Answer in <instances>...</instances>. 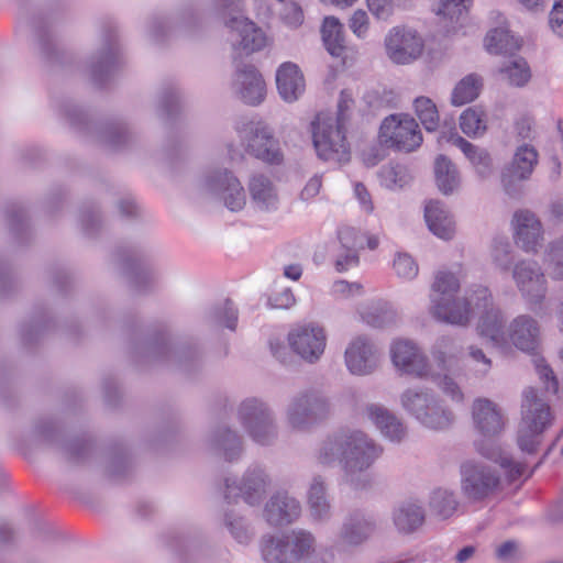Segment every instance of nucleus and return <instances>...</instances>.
<instances>
[{
  "instance_id": "obj_55",
  "label": "nucleus",
  "mask_w": 563,
  "mask_h": 563,
  "mask_svg": "<svg viewBox=\"0 0 563 563\" xmlns=\"http://www.w3.org/2000/svg\"><path fill=\"white\" fill-rule=\"evenodd\" d=\"M354 195L364 212H373L374 205L372 201V196L362 183H356L354 185Z\"/></svg>"
},
{
  "instance_id": "obj_56",
  "label": "nucleus",
  "mask_w": 563,
  "mask_h": 563,
  "mask_svg": "<svg viewBox=\"0 0 563 563\" xmlns=\"http://www.w3.org/2000/svg\"><path fill=\"white\" fill-rule=\"evenodd\" d=\"M352 104H353V98H352L351 92H349L347 90H342L340 100L338 103V114L335 118H333V120L340 121L344 125H346V121H347L346 113L351 109Z\"/></svg>"
},
{
  "instance_id": "obj_12",
  "label": "nucleus",
  "mask_w": 563,
  "mask_h": 563,
  "mask_svg": "<svg viewBox=\"0 0 563 563\" xmlns=\"http://www.w3.org/2000/svg\"><path fill=\"white\" fill-rule=\"evenodd\" d=\"M240 417L255 442L265 444L274 435L269 415L263 404L256 399L245 400L241 405Z\"/></svg>"
},
{
  "instance_id": "obj_20",
  "label": "nucleus",
  "mask_w": 563,
  "mask_h": 563,
  "mask_svg": "<svg viewBox=\"0 0 563 563\" xmlns=\"http://www.w3.org/2000/svg\"><path fill=\"white\" fill-rule=\"evenodd\" d=\"M300 515V505L286 494H277L265 508V517L272 526H284L292 522Z\"/></svg>"
},
{
  "instance_id": "obj_11",
  "label": "nucleus",
  "mask_w": 563,
  "mask_h": 563,
  "mask_svg": "<svg viewBox=\"0 0 563 563\" xmlns=\"http://www.w3.org/2000/svg\"><path fill=\"white\" fill-rule=\"evenodd\" d=\"M288 341L291 349L309 362L317 361L327 345L324 330L314 324L297 327L289 333Z\"/></svg>"
},
{
  "instance_id": "obj_54",
  "label": "nucleus",
  "mask_w": 563,
  "mask_h": 563,
  "mask_svg": "<svg viewBox=\"0 0 563 563\" xmlns=\"http://www.w3.org/2000/svg\"><path fill=\"white\" fill-rule=\"evenodd\" d=\"M468 356L473 361L474 365L476 366L477 372H479L482 374H486L492 368L490 358H488L481 349L471 346Z\"/></svg>"
},
{
  "instance_id": "obj_42",
  "label": "nucleus",
  "mask_w": 563,
  "mask_h": 563,
  "mask_svg": "<svg viewBox=\"0 0 563 563\" xmlns=\"http://www.w3.org/2000/svg\"><path fill=\"white\" fill-rule=\"evenodd\" d=\"M262 555L266 563H291L283 538L265 540Z\"/></svg>"
},
{
  "instance_id": "obj_26",
  "label": "nucleus",
  "mask_w": 563,
  "mask_h": 563,
  "mask_svg": "<svg viewBox=\"0 0 563 563\" xmlns=\"http://www.w3.org/2000/svg\"><path fill=\"white\" fill-rule=\"evenodd\" d=\"M439 142L452 143L459 147L479 174L484 175L489 170L492 161L487 152L463 139L456 131H452L450 134L442 133Z\"/></svg>"
},
{
  "instance_id": "obj_19",
  "label": "nucleus",
  "mask_w": 563,
  "mask_h": 563,
  "mask_svg": "<svg viewBox=\"0 0 563 563\" xmlns=\"http://www.w3.org/2000/svg\"><path fill=\"white\" fill-rule=\"evenodd\" d=\"M538 163V153L529 145L520 146L515 153L511 166L503 174L501 181L506 189L512 180H523L530 177Z\"/></svg>"
},
{
  "instance_id": "obj_2",
  "label": "nucleus",
  "mask_w": 563,
  "mask_h": 563,
  "mask_svg": "<svg viewBox=\"0 0 563 563\" xmlns=\"http://www.w3.org/2000/svg\"><path fill=\"white\" fill-rule=\"evenodd\" d=\"M472 418L475 429L482 437L475 442L476 451L498 463L508 483H514L526 475L527 466L505 456L495 441L505 428L504 416L498 406L487 398H478L473 404Z\"/></svg>"
},
{
  "instance_id": "obj_1",
  "label": "nucleus",
  "mask_w": 563,
  "mask_h": 563,
  "mask_svg": "<svg viewBox=\"0 0 563 563\" xmlns=\"http://www.w3.org/2000/svg\"><path fill=\"white\" fill-rule=\"evenodd\" d=\"M460 289L459 279L449 272H438L431 289L432 314L440 321L464 325L472 313H479L477 332L496 346H503L508 341L518 350L536 354L540 346V327L529 316L515 318L507 332L504 330L503 317L493 307L492 295L486 287L472 290L463 300H456Z\"/></svg>"
},
{
  "instance_id": "obj_9",
  "label": "nucleus",
  "mask_w": 563,
  "mask_h": 563,
  "mask_svg": "<svg viewBox=\"0 0 563 563\" xmlns=\"http://www.w3.org/2000/svg\"><path fill=\"white\" fill-rule=\"evenodd\" d=\"M423 41L415 32L405 27H393L385 38L387 56L396 64H408L423 52Z\"/></svg>"
},
{
  "instance_id": "obj_17",
  "label": "nucleus",
  "mask_w": 563,
  "mask_h": 563,
  "mask_svg": "<svg viewBox=\"0 0 563 563\" xmlns=\"http://www.w3.org/2000/svg\"><path fill=\"white\" fill-rule=\"evenodd\" d=\"M325 412L327 405L322 399L313 394L302 395L291 404L288 418L294 428L300 429Z\"/></svg>"
},
{
  "instance_id": "obj_52",
  "label": "nucleus",
  "mask_w": 563,
  "mask_h": 563,
  "mask_svg": "<svg viewBox=\"0 0 563 563\" xmlns=\"http://www.w3.org/2000/svg\"><path fill=\"white\" fill-rule=\"evenodd\" d=\"M368 10L377 19L386 20L393 13V1L391 0H366Z\"/></svg>"
},
{
  "instance_id": "obj_36",
  "label": "nucleus",
  "mask_w": 563,
  "mask_h": 563,
  "mask_svg": "<svg viewBox=\"0 0 563 563\" xmlns=\"http://www.w3.org/2000/svg\"><path fill=\"white\" fill-rule=\"evenodd\" d=\"M486 114L482 109L470 107L460 115V128L470 137L483 135L487 129Z\"/></svg>"
},
{
  "instance_id": "obj_44",
  "label": "nucleus",
  "mask_w": 563,
  "mask_h": 563,
  "mask_svg": "<svg viewBox=\"0 0 563 563\" xmlns=\"http://www.w3.org/2000/svg\"><path fill=\"white\" fill-rule=\"evenodd\" d=\"M431 505L435 509L438 516L445 519L456 510L457 503L453 498L452 494L446 490L439 489L434 492Z\"/></svg>"
},
{
  "instance_id": "obj_28",
  "label": "nucleus",
  "mask_w": 563,
  "mask_h": 563,
  "mask_svg": "<svg viewBox=\"0 0 563 563\" xmlns=\"http://www.w3.org/2000/svg\"><path fill=\"white\" fill-rule=\"evenodd\" d=\"M249 191L255 206L264 211L277 208L278 196L272 181L263 176L255 175L250 179Z\"/></svg>"
},
{
  "instance_id": "obj_46",
  "label": "nucleus",
  "mask_w": 563,
  "mask_h": 563,
  "mask_svg": "<svg viewBox=\"0 0 563 563\" xmlns=\"http://www.w3.org/2000/svg\"><path fill=\"white\" fill-rule=\"evenodd\" d=\"M534 366L540 379L545 385L547 390L556 394L559 390V382L552 368L545 363V361L542 357H537L534 360Z\"/></svg>"
},
{
  "instance_id": "obj_45",
  "label": "nucleus",
  "mask_w": 563,
  "mask_h": 563,
  "mask_svg": "<svg viewBox=\"0 0 563 563\" xmlns=\"http://www.w3.org/2000/svg\"><path fill=\"white\" fill-rule=\"evenodd\" d=\"M334 268L338 273H345L360 265V253L351 250H342L339 246L333 260Z\"/></svg>"
},
{
  "instance_id": "obj_25",
  "label": "nucleus",
  "mask_w": 563,
  "mask_h": 563,
  "mask_svg": "<svg viewBox=\"0 0 563 563\" xmlns=\"http://www.w3.org/2000/svg\"><path fill=\"white\" fill-rule=\"evenodd\" d=\"M265 479L262 472H253L247 474L241 486H233L229 479L225 482L227 494L225 498L242 496L249 505L258 503L265 492Z\"/></svg>"
},
{
  "instance_id": "obj_4",
  "label": "nucleus",
  "mask_w": 563,
  "mask_h": 563,
  "mask_svg": "<svg viewBox=\"0 0 563 563\" xmlns=\"http://www.w3.org/2000/svg\"><path fill=\"white\" fill-rule=\"evenodd\" d=\"M554 416L548 401L537 389L529 387L523 391L521 419L517 442L521 451L534 453L541 444L543 433L552 426Z\"/></svg>"
},
{
  "instance_id": "obj_48",
  "label": "nucleus",
  "mask_w": 563,
  "mask_h": 563,
  "mask_svg": "<svg viewBox=\"0 0 563 563\" xmlns=\"http://www.w3.org/2000/svg\"><path fill=\"white\" fill-rule=\"evenodd\" d=\"M283 21L291 27H297L303 22V12L295 2H288L284 5L280 13Z\"/></svg>"
},
{
  "instance_id": "obj_7",
  "label": "nucleus",
  "mask_w": 563,
  "mask_h": 563,
  "mask_svg": "<svg viewBox=\"0 0 563 563\" xmlns=\"http://www.w3.org/2000/svg\"><path fill=\"white\" fill-rule=\"evenodd\" d=\"M401 402L408 411L430 429H444L452 422L451 413L442 410L427 393L408 389L402 394Z\"/></svg>"
},
{
  "instance_id": "obj_35",
  "label": "nucleus",
  "mask_w": 563,
  "mask_h": 563,
  "mask_svg": "<svg viewBox=\"0 0 563 563\" xmlns=\"http://www.w3.org/2000/svg\"><path fill=\"white\" fill-rule=\"evenodd\" d=\"M372 532L373 525L355 515L344 523L342 540L344 544L357 545L366 540Z\"/></svg>"
},
{
  "instance_id": "obj_62",
  "label": "nucleus",
  "mask_w": 563,
  "mask_h": 563,
  "mask_svg": "<svg viewBox=\"0 0 563 563\" xmlns=\"http://www.w3.org/2000/svg\"><path fill=\"white\" fill-rule=\"evenodd\" d=\"M231 533L239 542H245L247 540V532L243 529L242 525L236 523V526L233 522L228 523Z\"/></svg>"
},
{
  "instance_id": "obj_22",
  "label": "nucleus",
  "mask_w": 563,
  "mask_h": 563,
  "mask_svg": "<svg viewBox=\"0 0 563 563\" xmlns=\"http://www.w3.org/2000/svg\"><path fill=\"white\" fill-rule=\"evenodd\" d=\"M214 187L221 194L224 205L231 211H240L246 203L244 188L240 180L229 172L214 179Z\"/></svg>"
},
{
  "instance_id": "obj_15",
  "label": "nucleus",
  "mask_w": 563,
  "mask_h": 563,
  "mask_svg": "<svg viewBox=\"0 0 563 563\" xmlns=\"http://www.w3.org/2000/svg\"><path fill=\"white\" fill-rule=\"evenodd\" d=\"M227 26L240 36L238 49L251 54L264 48L267 44L265 33L253 21L243 16H232Z\"/></svg>"
},
{
  "instance_id": "obj_37",
  "label": "nucleus",
  "mask_w": 563,
  "mask_h": 563,
  "mask_svg": "<svg viewBox=\"0 0 563 563\" xmlns=\"http://www.w3.org/2000/svg\"><path fill=\"white\" fill-rule=\"evenodd\" d=\"M435 180L443 194H450L459 184L454 165L445 156L440 155L434 164Z\"/></svg>"
},
{
  "instance_id": "obj_32",
  "label": "nucleus",
  "mask_w": 563,
  "mask_h": 563,
  "mask_svg": "<svg viewBox=\"0 0 563 563\" xmlns=\"http://www.w3.org/2000/svg\"><path fill=\"white\" fill-rule=\"evenodd\" d=\"M283 539L291 563L309 558L314 552V538L310 532L292 531Z\"/></svg>"
},
{
  "instance_id": "obj_5",
  "label": "nucleus",
  "mask_w": 563,
  "mask_h": 563,
  "mask_svg": "<svg viewBox=\"0 0 563 563\" xmlns=\"http://www.w3.org/2000/svg\"><path fill=\"white\" fill-rule=\"evenodd\" d=\"M312 141L317 155L325 162L344 163L350 159L346 126L333 117L319 113L312 122Z\"/></svg>"
},
{
  "instance_id": "obj_59",
  "label": "nucleus",
  "mask_w": 563,
  "mask_h": 563,
  "mask_svg": "<svg viewBox=\"0 0 563 563\" xmlns=\"http://www.w3.org/2000/svg\"><path fill=\"white\" fill-rule=\"evenodd\" d=\"M225 313H227V321L225 327L230 330H235L236 322H238V314L236 311L233 308V305L230 300H227L225 302Z\"/></svg>"
},
{
  "instance_id": "obj_50",
  "label": "nucleus",
  "mask_w": 563,
  "mask_h": 563,
  "mask_svg": "<svg viewBox=\"0 0 563 563\" xmlns=\"http://www.w3.org/2000/svg\"><path fill=\"white\" fill-rule=\"evenodd\" d=\"M369 21L365 11L356 10L351 19L349 26L351 31L357 36L363 37L368 30Z\"/></svg>"
},
{
  "instance_id": "obj_27",
  "label": "nucleus",
  "mask_w": 563,
  "mask_h": 563,
  "mask_svg": "<svg viewBox=\"0 0 563 563\" xmlns=\"http://www.w3.org/2000/svg\"><path fill=\"white\" fill-rule=\"evenodd\" d=\"M424 218L430 231L437 236L449 240L454 234V223L439 201H429L424 208Z\"/></svg>"
},
{
  "instance_id": "obj_39",
  "label": "nucleus",
  "mask_w": 563,
  "mask_h": 563,
  "mask_svg": "<svg viewBox=\"0 0 563 563\" xmlns=\"http://www.w3.org/2000/svg\"><path fill=\"white\" fill-rule=\"evenodd\" d=\"M413 109L427 131H435L438 129L440 115L435 103L430 98H416Z\"/></svg>"
},
{
  "instance_id": "obj_57",
  "label": "nucleus",
  "mask_w": 563,
  "mask_h": 563,
  "mask_svg": "<svg viewBox=\"0 0 563 563\" xmlns=\"http://www.w3.org/2000/svg\"><path fill=\"white\" fill-rule=\"evenodd\" d=\"M321 186H322L321 178L319 176H313L312 178H310L308 180V183L303 187V189L301 191V198L305 200H309V199L316 197L319 194Z\"/></svg>"
},
{
  "instance_id": "obj_23",
  "label": "nucleus",
  "mask_w": 563,
  "mask_h": 563,
  "mask_svg": "<svg viewBox=\"0 0 563 563\" xmlns=\"http://www.w3.org/2000/svg\"><path fill=\"white\" fill-rule=\"evenodd\" d=\"M239 80L241 81V98L247 104L256 106L261 103L266 93V84L254 66H246L239 70Z\"/></svg>"
},
{
  "instance_id": "obj_51",
  "label": "nucleus",
  "mask_w": 563,
  "mask_h": 563,
  "mask_svg": "<svg viewBox=\"0 0 563 563\" xmlns=\"http://www.w3.org/2000/svg\"><path fill=\"white\" fill-rule=\"evenodd\" d=\"M268 301L273 308L288 309L295 303L296 299L291 289L286 288L282 291L272 294Z\"/></svg>"
},
{
  "instance_id": "obj_63",
  "label": "nucleus",
  "mask_w": 563,
  "mask_h": 563,
  "mask_svg": "<svg viewBox=\"0 0 563 563\" xmlns=\"http://www.w3.org/2000/svg\"><path fill=\"white\" fill-rule=\"evenodd\" d=\"M517 130L518 134L522 136L523 139L529 136V133L531 131V124L529 119H523L521 122L517 123Z\"/></svg>"
},
{
  "instance_id": "obj_38",
  "label": "nucleus",
  "mask_w": 563,
  "mask_h": 563,
  "mask_svg": "<svg viewBox=\"0 0 563 563\" xmlns=\"http://www.w3.org/2000/svg\"><path fill=\"white\" fill-rule=\"evenodd\" d=\"M394 520L399 531L409 533L423 523L424 515L419 506L408 504L398 509Z\"/></svg>"
},
{
  "instance_id": "obj_30",
  "label": "nucleus",
  "mask_w": 563,
  "mask_h": 563,
  "mask_svg": "<svg viewBox=\"0 0 563 563\" xmlns=\"http://www.w3.org/2000/svg\"><path fill=\"white\" fill-rule=\"evenodd\" d=\"M520 46L519 40L505 26L492 30L485 37V48L490 54L512 55Z\"/></svg>"
},
{
  "instance_id": "obj_29",
  "label": "nucleus",
  "mask_w": 563,
  "mask_h": 563,
  "mask_svg": "<svg viewBox=\"0 0 563 563\" xmlns=\"http://www.w3.org/2000/svg\"><path fill=\"white\" fill-rule=\"evenodd\" d=\"M367 415L385 437L393 441H399L404 437L405 428L402 423L387 409L372 405L367 408Z\"/></svg>"
},
{
  "instance_id": "obj_18",
  "label": "nucleus",
  "mask_w": 563,
  "mask_h": 563,
  "mask_svg": "<svg viewBox=\"0 0 563 563\" xmlns=\"http://www.w3.org/2000/svg\"><path fill=\"white\" fill-rule=\"evenodd\" d=\"M276 85L285 101L291 102L305 91V78L299 67L291 63H283L276 73Z\"/></svg>"
},
{
  "instance_id": "obj_24",
  "label": "nucleus",
  "mask_w": 563,
  "mask_h": 563,
  "mask_svg": "<svg viewBox=\"0 0 563 563\" xmlns=\"http://www.w3.org/2000/svg\"><path fill=\"white\" fill-rule=\"evenodd\" d=\"M336 238L342 250H351L358 253L364 249L374 251L379 245L377 235L362 232L350 224L340 225L336 231Z\"/></svg>"
},
{
  "instance_id": "obj_6",
  "label": "nucleus",
  "mask_w": 563,
  "mask_h": 563,
  "mask_svg": "<svg viewBox=\"0 0 563 563\" xmlns=\"http://www.w3.org/2000/svg\"><path fill=\"white\" fill-rule=\"evenodd\" d=\"M383 144L402 152H412L422 143V133L417 121L407 113L390 114L379 129Z\"/></svg>"
},
{
  "instance_id": "obj_40",
  "label": "nucleus",
  "mask_w": 563,
  "mask_h": 563,
  "mask_svg": "<svg viewBox=\"0 0 563 563\" xmlns=\"http://www.w3.org/2000/svg\"><path fill=\"white\" fill-rule=\"evenodd\" d=\"M500 73L512 86L522 87L531 78L530 68L523 58H516L509 65L503 67Z\"/></svg>"
},
{
  "instance_id": "obj_61",
  "label": "nucleus",
  "mask_w": 563,
  "mask_h": 563,
  "mask_svg": "<svg viewBox=\"0 0 563 563\" xmlns=\"http://www.w3.org/2000/svg\"><path fill=\"white\" fill-rule=\"evenodd\" d=\"M302 275V268L298 264H290L285 267L284 269V276L291 279V280H298Z\"/></svg>"
},
{
  "instance_id": "obj_33",
  "label": "nucleus",
  "mask_w": 563,
  "mask_h": 563,
  "mask_svg": "<svg viewBox=\"0 0 563 563\" xmlns=\"http://www.w3.org/2000/svg\"><path fill=\"white\" fill-rule=\"evenodd\" d=\"M471 4L472 0H441L437 8V14L449 20L451 25L446 26L455 31V24L462 26L466 20Z\"/></svg>"
},
{
  "instance_id": "obj_60",
  "label": "nucleus",
  "mask_w": 563,
  "mask_h": 563,
  "mask_svg": "<svg viewBox=\"0 0 563 563\" xmlns=\"http://www.w3.org/2000/svg\"><path fill=\"white\" fill-rule=\"evenodd\" d=\"M517 550V544L514 541H506L497 549V556L499 559H507L511 556Z\"/></svg>"
},
{
  "instance_id": "obj_8",
  "label": "nucleus",
  "mask_w": 563,
  "mask_h": 563,
  "mask_svg": "<svg viewBox=\"0 0 563 563\" xmlns=\"http://www.w3.org/2000/svg\"><path fill=\"white\" fill-rule=\"evenodd\" d=\"M461 474L463 492L472 499H483L500 485L498 474L485 464L466 462L461 466Z\"/></svg>"
},
{
  "instance_id": "obj_13",
  "label": "nucleus",
  "mask_w": 563,
  "mask_h": 563,
  "mask_svg": "<svg viewBox=\"0 0 563 563\" xmlns=\"http://www.w3.org/2000/svg\"><path fill=\"white\" fill-rule=\"evenodd\" d=\"M514 278L521 294L531 302H538L545 296V278L534 262H520L515 266Z\"/></svg>"
},
{
  "instance_id": "obj_47",
  "label": "nucleus",
  "mask_w": 563,
  "mask_h": 563,
  "mask_svg": "<svg viewBox=\"0 0 563 563\" xmlns=\"http://www.w3.org/2000/svg\"><path fill=\"white\" fill-rule=\"evenodd\" d=\"M394 269L399 277L405 279H411L418 274V265L413 258L407 254H399L394 260Z\"/></svg>"
},
{
  "instance_id": "obj_58",
  "label": "nucleus",
  "mask_w": 563,
  "mask_h": 563,
  "mask_svg": "<svg viewBox=\"0 0 563 563\" xmlns=\"http://www.w3.org/2000/svg\"><path fill=\"white\" fill-rule=\"evenodd\" d=\"M443 390L451 395L453 399L461 400L463 395L459 388V386L450 378L444 377L443 380Z\"/></svg>"
},
{
  "instance_id": "obj_43",
  "label": "nucleus",
  "mask_w": 563,
  "mask_h": 563,
  "mask_svg": "<svg viewBox=\"0 0 563 563\" xmlns=\"http://www.w3.org/2000/svg\"><path fill=\"white\" fill-rule=\"evenodd\" d=\"M454 345L449 339H441L432 350V358L439 371H446L455 360Z\"/></svg>"
},
{
  "instance_id": "obj_14",
  "label": "nucleus",
  "mask_w": 563,
  "mask_h": 563,
  "mask_svg": "<svg viewBox=\"0 0 563 563\" xmlns=\"http://www.w3.org/2000/svg\"><path fill=\"white\" fill-rule=\"evenodd\" d=\"M515 243L526 252H534L542 241V225L529 210H519L514 214Z\"/></svg>"
},
{
  "instance_id": "obj_10",
  "label": "nucleus",
  "mask_w": 563,
  "mask_h": 563,
  "mask_svg": "<svg viewBox=\"0 0 563 563\" xmlns=\"http://www.w3.org/2000/svg\"><path fill=\"white\" fill-rule=\"evenodd\" d=\"M390 356L396 368L405 374L426 377L431 374V365L421 350L409 340H396L390 347Z\"/></svg>"
},
{
  "instance_id": "obj_16",
  "label": "nucleus",
  "mask_w": 563,
  "mask_h": 563,
  "mask_svg": "<svg viewBox=\"0 0 563 563\" xmlns=\"http://www.w3.org/2000/svg\"><path fill=\"white\" fill-rule=\"evenodd\" d=\"M345 363L352 374H369L376 366L373 345L364 336L355 338L345 350Z\"/></svg>"
},
{
  "instance_id": "obj_31",
  "label": "nucleus",
  "mask_w": 563,
  "mask_h": 563,
  "mask_svg": "<svg viewBox=\"0 0 563 563\" xmlns=\"http://www.w3.org/2000/svg\"><path fill=\"white\" fill-rule=\"evenodd\" d=\"M321 33L327 51L334 57H343L346 46L344 45L343 25L339 19L324 18Z\"/></svg>"
},
{
  "instance_id": "obj_3",
  "label": "nucleus",
  "mask_w": 563,
  "mask_h": 563,
  "mask_svg": "<svg viewBox=\"0 0 563 563\" xmlns=\"http://www.w3.org/2000/svg\"><path fill=\"white\" fill-rule=\"evenodd\" d=\"M380 453L382 449L363 432H354L327 441L320 450L319 461L323 465L339 461L347 474H354L369 467Z\"/></svg>"
},
{
  "instance_id": "obj_21",
  "label": "nucleus",
  "mask_w": 563,
  "mask_h": 563,
  "mask_svg": "<svg viewBox=\"0 0 563 563\" xmlns=\"http://www.w3.org/2000/svg\"><path fill=\"white\" fill-rule=\"evenodd\" d=\"M249 151L257 158L278 164L283 159L278 142L272 136L266 126L257 128L247 143Z\"/></svg>"
},
{
  "instance_id": "obj_53",
  "label": "nucleus",
  "mask_w": 563,
  "mask_h": 563,
  "mask_svg": "<svg viewBox=\"0 0 563 563\" xmlns=\"http://www.w3.org/2000/svg\"><path fill=\"white\" fill-rule=\"evenodd\" d=\"M549 22L552 31L563 36V0H554Z\"/></svg>"
},
{
  "instance_id": "obj_49",
  "label": "nucleus",
  "mask_w": 563,
  "mask_h": 563,
  "mask_svg": "<svg viewBox=\"0 0 563 563\" xmlns=\"http://www.w3.org/2000/svg\"><path fill=\"white\" fill-rule=\"evenodd\" d=\"M332 292L339 298H350L361 295L363 292V286L360 283L336 280L332 285Z\"/></svg>"
},
{
  "instance_id": "obj_64",
  "label": "nucleus",
  "mask_w": 563,
  "mask_h": 563,
  "mask_svg": "<svg viewBox=\"0 0 563 563\" xmlns=\"http://www.w3.org/2000/svg\"><path fill=\"white\" fill-rule=\"evenodd\" d=\"M474 552L475 550L473 547H465L456 554V561L460 563L465 562L474 554Z\"/></svg>"
},
{
  "instance_id": "obj_41",
  "label": "nucleus",
  "mask_w": 563,
  "mask_h": 563,
  "mask_svg": "<svg viewBox=\"0 0 563 563\" xmlns=\"http://www.w3.org/2000/svg\"><path fill=\"white\" fill-rule=\"evenodd\" d=\"M325 490L322 483L314 481L308 493V503L310 506L311 515L321 519L329 511V504L325 499Z\"/></svg>"
},
{
  "instance_id": "obj_34",
  "label": "nucleus",
  "mask_w": 563,
  "mask_h": 563,
  "mask_svg": "<svg viewBox=\"0 0 563 563\" xmlns=\"http://www.w3.org/2000/svg\"><path fill=\"white\" fill-rule=\"evenodd\" d=\"M482 78L475 74H471L462 78L453 89L452 103L454 106H463L475 100L482 89Z\"/></svg>"
}]
</instances>
